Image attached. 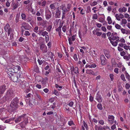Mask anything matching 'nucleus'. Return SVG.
<instances>
[{
    "mask_svg": "<svg viewBox=\"0 0 130 130\" xmlns=\"http://www.w3.org/2000/svg\"><path fill=\"white\" fill-rule=\"evenodd\" d=\"M98 73L99 72L98 71H96L95 72L93 71L92 75H93L96 76L98 75Z\"/></svg>",
    "mask_w": 130,
    "mask_h": 130,
    "instance_id": "58",
    "label": "nucleus"
},
{
    "mask_svg": "<svg viewBox=\"0 0 130 130\" xmlns=\"http://www.w3.org/2000/svg\"><path fill=\"white\" fill-rule=\"evenodd\" d=\"M21 25V28L22 29L24 28L25 30H28L29 29V25L28 24L25 22H23L22 24Z\"/></svg>",
    "mask_w": 130,
    "mask_h": 130,
    "instance_id": "8",
    "label": "nucleus"
},
{
    "mask_svg": "<svg viewBox=\"0 0 130 130\" xmlns=\"http://www.w3.org/2000/svg\"><path fill=\"white\" fill-rule=\"evenodd\" d=\"M71 7V4H68L67 5V9L70 11V9Z\"/></svg>",
    "mask_w": 130,
    "mask_h": 130,
    "instance_id": "50",
    "label": "nucleus"
},
{
    "mask_svg": "<svg viewBox=\"0 0 130 130\" xmlns=\"http://www.w3.org/2000/svg\"><path fill=\"white\" fill-rule=\"evenodd\" d=\"M74 124L73 122L72 121H69L68 122V125L70 126H71L72 125Z\"/></svg>",
    "mask_w": 130,
    "mask_h": 130,
    "instance_id": "56",
    "label": "nucleus"
},
{
    "mask_svg": "<svg viewBox=\"0 0 130 130\" xmlns=\"http://www.w3.org/2000/svg\"><path fill=\"white\" fill-rule=\"evenodd\" d=\"M4 112L3 110V109H0V117L3 116Z\"/></svg>",
    "mask_w": 130,
    "mask_h": 130,
    "instance_id": "49",
    "label": "nucleus"
},
{
    "mask_svg": "<svg viewBox=\"0 0 130 130\" xmlns=\"http://www.w3.org/2000/svg\"><path fill=\"white\" fill-rule=\"evenodd\" d=\"M61 26H59V27H58L56 29V31H58L59 33V34H60V32L61 31Z\"/></svg>",
    "mask_w": 130,
    "mask_h": 130,
    "instance_id": "26",
    "label": "nucleus"
},
{
    "mask_svg": "<svg viewBox=\"0 0 130 130\" xmlns=\"http://www.w3.org/2000/svg\"><path fill=\"white\" fill-rule=\"evenodd\" d=\"M93 71L91 70H87L86 71V73L88 74H92Z\"/></svg>",
    "mask_w": 130,
    "mask_h": 130,
    "instance_id": "29",
    "label": "nucleus"
},
{
    "mask_svg": "<svg viewBox=\"0 0 130 130\" xmlns=\"http://www.w3.org/2000/svg\"><path fill=\"white\" fill-rule=\"evenodd\" d=\"M127 23L126 20L125 19H123L120 22L121 24L123 26H125Z\"/></svg>",
    "mask_w": 130,
    "mask_h": 130,
    "instance_id": "18",
    "label": "nucleus"
},
{
    "mask_svg": "<svg viewBox=\"0 0 130 130\" xmlns=\"http://www.w3.org/2000/svg\"><path fill=\"white\" fill-rule=\"evenodd\" d=\"M108 39L109 40H111L113 41L116 40V41H118L120 38L116 32H113L112 33L111 36L109 37Z\"/></svg>",
    "mask_w": 130,
    "mask_h": 130,
    "instance_id": "2",
    "label": "nucleus"
},
{
    "mask_svg": "<svg viewBox=\"0 0 130 130\" xmlns=\"http://www.w3.org/2000/svg\"><path fill=\"white\" fill-rule=\"evenodd\" d=\"M66 14V13L62 12V20H63L65 18Z\"/></svg>",
    "mask_w": 130,
    "mask_h": 130,
    "instance_id": "48",
    "label": "nucleus"
},
{
    "mask_svg": "<svg viewBox=\"0 0 130 130\" xmlns=\"http://www.w3.org/2000/svg\"><path fill=\"white\" fill-rule=\"evenodd\" d=\"M109 77L112 81H113L114 79V75L112 74H110L109 75Z\"/></svg>",
    "mask_w": 130,
    "mask_h": 130,
    "instance_id": "43",
    "label": "nucleus"
},
{
    "mask_svg": "<svg viewBox=\"0 0 130 130\" xmlns=\"http://www.w3.org/2000/svg\"><path fill=\"white\" fill-rule=\"evenodd\" d=\"M97 107L98 109L100 110H102L103 109L102 105L101 103L98 104L97 105Z\"/></svg>",
    "mask_w": 130,
    "mask_h": 130,
    "instance_id": "32",
    "label": "nucleus"
},
{
    "mask_svg": "<svg viewBox=\"0 0 130 130\" xmlns=\"http://www.w3.org/2000/svg\"><path fill=\"white\" fill-rule=\"evenodd\" d=\"M114 117L112 115H109L108 117V121L109 123L111 124L113 123Z\"/></svg>",
    "mask_w": 130,
    "mask_h": 130,
    "instance_id": "10",
    "label": "nucleus"
},
{
    "mask_svg": "<svg viewBox=\"0 0 130 130\" xmlns=\"http://www.w3.org/2000/svg\"><path fill=\"white\" fill-rule=\"evenodd\" d=\"M68 41L69 42V43L70 45H71L72 44L73 42L71 38H68Z\"/></svg>",
    "mask_w": 130,
    "mask_h": 130,
    "instance_id": "57",
    "label": "nucleus"
},
{
    "mask_svg": "<svg viewBox=\"0 0 130 130\" xmlns=\"http://www.w3.org/2000/svg\"><path fill=\"white\" fill-rule=\"evenodd\" d=\"M50 7L52 9L55 10L56 9L54 4L51 5Z\"/></svg>",
    "mask_w": 130,
    "mask_h": 130,
    "instance_id": "45",
    "label": "nucleus"
},
{
    "mask_svg": "<svg viewBox=\"0 0 130 130\" xmlns=\"http://www.w3.org/2000/svg\"><path fill=\"white\" fill-rule=\"evenodd\" d=\"M104 21V20L103 18H101L99 19V21L102 23H103Z\"/></svg>",
    "mask_w": 130,
    "mask_h": 130,
    "instance_id": "63",
    "label": "nucleus"
},
{
    "mask_svg": "<svg viewBox=\"0 0 130 130\" xmlns=\"http://www.w3.org/2000/svg\"><path fill=\"white\" fill-rule=\"evenodd\" d=\"M83 125L84 127H85L86 130H88V128L87 124L84 121H83Z\"/></svg>",
    "mask_w": 130,
    "mask_h": 130,
    "instance_id": "41",
    "label": "nucleus"
},
{
    "mask_svg": "<svg viewBox=\"0 0 130 130\" xmlns=\"http://www.w3.org/2000/svg\"><path fill=\"white\" fill-rule=\"evenodd\" d=\"M24 33V35L25 36H29L30 34L29 32L28 31H25Z\"/></svg>",
    "mask_w": 130,
    "mask_h": 130,
    "instance_id": "42",
    "label": "nucleus"
},
{
    "mask_svg": "<svg viewBox=\"0 0 130 130\" xmlns=\"http://www.w3.org/2000/svg\"><path fill=\"white\" fill-rule=\"evenodd\" d=\"M14 118H11L10 119L6 120L5 121V123H12V121L14 120Z\"/></svg>",
    "mask_w": 130,
    "mask_h": 130,
    "instance_id": "19",
    "label": "nucleus"
},
{
    "mask_svg": "<svg viewBox=\"0 0 130 130\" xmlns=\"http://www.w3.org/2000/svg\"><path fill=\"white\" fill-rule=\"evenodd\" d=\"M19 4L18 2H17L16 3L14 4L13 6L12 10H14L16 8H17L18 6H19Z\"/></svg>",
    "mask_w": 130,
    "mask_h": 130,
    "instance_id": "23",
    "label": "nucleus"
},
{
    "mask_svg": "<svg viewBox=\"0 0 130 130\" xmlns=\"http://www.w3.org/2000/svg\"><path fill=\"white\" fill-rule=\"evenodd\" d=\"M51 17V14L49 11H48L47 13H46L45 14L46 18L47 20L49 19Z\"/></svg>",
    "mask_w": 130,
    "mask_h": 130,
    "instance_id": "14",
    "label": "nucleus"
},
{
    "mask_svg": "<svg viewBox=\"0 0 130 130\" xmlns=\"http://www.w3.org/2000/svg\"><path fill=\"white\" fill-rule=\"evenodd\" d=\"M114 72L117 74L119 73V69L118 68H116L114 70Z\"/></svg>",
    "mask_w": 130,
    "mask_h": 130,
    "instance_id": "53",
    "label": "nucleus"
},
{
    "mask_svg": "<svg viewBox=\"0 0 130 130\" xmlns=\"http://www.w3.org/2000/svg\"><path fill=\"white\" fill-rule=\"evenodd\" d=\"M115 17L117 20L119 21L120 20V19H122L124 17V16L121 13L116 14L115 15Z\"/></svg>",
    "mask_w": 130,
    "mask_h": 130,
    "instance_id": "9",
    "label": "nucleus"
},
{
    "mask_svg": "<svg viewBox=\"0 0 130 130\" xmlns=\"http://www.w3.org/2000/svg\"><path fill=\"white\" fill-rule=\"evenodd\" d=\"M110 40L111 43L113 46H116L117 45L118 43V41H113L111 40Z\"/></svg>",
    "mask_w": 130,
    "mask_h": 130,
    "instance_id": "22",
    "label": "nucleus"
},
{
    "mask_svg": "<svg viewBox=\"0 0 130 130\" xmlns=\"http://www.w3.org/2000/svg\"><path fill=\"white\" fill-rule=\"evenodd\" d=\"M96 67V65L95 64H93L91 65V64H87L85 66V67L86 68H95Z\"/></svg>",
    "mask_w": 130,
    "mask_h": 130,
    "instance_id": "13",
    "label": "nucleus"
},
{
    "mask_svg": "<svg viewBox=\"0 0 130 130\" xmlns=\"http://www.w3.org/2000/svg\"><path fill=\"white\" fill-rule=\"evenodd\" d=\"M129 46L125 45L123 47L124 48L125 50H127L129 48Z\"/></svg>",
    "mask_w": 130,
    "mask_h": 130,
    "instance_id": "52",
    "label": "nucleus"
},
{
    "mask_svg": "<svg viewBox=\"0 0 130 130\" xmlns=\"http://www.w3.org/2000/svg\"><path fill=\"white\" fill-rule=\"evenodd\" d=\"M43 23L44 24H50L49 25H48V26L46 28V30L50 32L52 28V23H51V24H49V22H47V21H43Z\"/></svg>",
    "mask_w": 130,
    "mask_h": 130,
    "instance_id": "6",
    "label": "nucleus"
},
{
    "mask_svg": "<svg viewBox=\"0 0 130 130\" xmlns=\"http://www.w3.org/2000/svg\"><path fill=\"white\" fill-rule=\"evenodd\" d=\"M121 30L122 33L123 34H127L128 32L125 29L122 28L121 29Z\"/></svg>",
    "mask_w": 130,
    "mask_h": 130,
    "instance_id": "28",
    "label": "nucleus"
},
{
    "mask_svg": "<svg viewBox=\"0 0 130 130\" xmlns=\"http://www.w3.org/2000/svg\"><path fill=\"white\" fill-rule=\"evenodd\" d=\"M45 41L46 43H47L49 40V37L48 35H46L45 37Z\"/></svg>",
    "mask_w": 130,
    "mask_h": 130,
    "instance_id": "47",
    "label": "nucleus"
},
{
    "mask_svg": "<svg viewBox=\"0 0 130 130\" xmlns=\"http://www.w3.org/2000/svg\"><path fill=\"white\" fill-rule=\"evenodd\" d=\"M42 36H43L44 37L45 36H46V35H48V33L46 31H43L42 33Z\"/></svg>",
    "mask_w": 130,
    "mask_h": 130,
    "instance_id": "37",
    "label": "nucleus"
},
{
    "mask_svg": "<svg viewBox=\"0 0 130 130\" xmlns=\"http://www.w3.org/2000/svg\"><path fill=\"white\" fill-rule=\"evenodd\" d=\"M107 20L108 21V23L109 24H111L112 23V21L110 17V16H108L107 17Z\"/></svg>",
    "mask_w": 130,
    "mask_h": 130,
    "instance_id": "27",
    "label": "nucleus"
},
{
    "mask_svg": "<svg viewBox=\"0 0 130 130\" xmlns=\"http://www.w3.org/2000/svg\"><path fill=\"white\" fill-rule=\"evenodd\" d=\"M13 68L15 73H17L18 71H20V70L21 68L20 66H18L13 67Z\"/></svg>",
    "mask_w": 130,
    "mask_h": 130,
    "instance_id": "17",
    "label": "nucleus"
},
{
    "mask_svg": "<svg viewBox=\"0 0 130 130\" xmlns=\"http://www.w3.org/2000/svg\"><path fill=\"white\" fill-rule=\"evenodd\" d=\"M61 12L58 10L56 11L55 15V17L56 18H59L60 17Z\"/></svg>",
    "mask_w": 130,
    "mask_h": 130,
    "instance_id": "21",
    "label": "nucleus"
},
{
    "mask_svg": "<svg viewBox=\"0 0 130 130\" xmlns=\"http://www.w3.org/2000/svg\"><path fill=\"white\" fill-rule=\"evenodd\" d=\"M46 3V2L44 1L41 3V6H42L44 7Z\"/></svg>",
    "mask_w": 130,
    "mask_h": 130,
    "instance_id": "64",
    "label": "nucleus"
},
{
    "mask_svg": "<svg viewBox=\"0 0 130 130\" xmlns=\"http://www.w3.org/2000/svg\"><path fill=\"white\" fill-rule=\"evenodd\" d=\"M34 70L36 72H39V68L37 66H35L34 67Z\"/></svg>",
    "mask_w": 130,
    "mask_h": 130,
    "instance_id": "39",
    "label": "nucleus"
},
{
    "mask_svg": "<svg viewBox=\"0 0 130 130\" xmlns=\"http://www.w3.org/2000/svg\"><path fill=\"white\" fill-rule=\"evenodd\" d=\"M104 52L105 56L107 58H109L110 57V55L109 51L105 50L104 51Z\"/></svg>",
    "mask_w": 130,
    "mask_h": 130,
    "instance_id": "15",
    "label": "nucleus"
},
{
    "mask_svg": "<svg viewBox=\"0 0 130 130\" xmlns=\"http://www.w3.org/2000/svg\"><path fill=\"white\" fill-rule=\"evenodd\" d=\"M100 59L101 61V64L102 65H105L106 63V59L103 55H101L100 56Z\"/></svg>",
    "mask_w": 130,
    "mask_h": 130,
    "instance_id": "7",
    "label": "nucleus"
},
{
    "mask_svg": "<svg viewBox=\"0 0 130 130\" xmlns=\"http://www.w3.org/2000/svg\"><path fill=\"white\" fill-rule=\"evenodd\" d=\"M125 74L126 78L128 79H129L130 78V76L126 71L125 72Z\"/></svg>",
    "mask_w": 130,
    "mask_h": 130,
    "instance_id": "36",
    "label": "nucleus"
},
{
    "mask_svg": "<svg viewBox=\"0 0 130 130\" xmlns=\"http://www.w3.org/2000/svg\"><path fill=\"white\" fill-rule=\"evenodd\" d=\"M38 27L36 26L34 28V31L35 32L37 33L38 31Z\"/></svg>",
    "mask_w": 130,
    "mask_h": 130,
    "instance_id": "46",
    "label": "nucleus"
},
{
    "mask_svg": "<svg viewBox=\"0 0 130 130\" xmlns=\"http://www.w3.org/2000/svg\"><path fill=\"white\" fill-rule=\"evenodd\" d=\"M74 71L76 74H77L78 73V68L77 67H75L74 70Z\"/></svg>",
    "mask_w": 130,
    "mask_h": 130,
    "instance_id": "38",
    "label": "nucleus"
},
{
    "mask_svg": "<svg viewBox=\"0 0 130 130\" xmlns=\"http://www.w3.org/2000/svg\"><path fill=\"white\" fill-rule=\"evenodd\" d=\"M118 42H120L121 43H125V40L123 38H121L120 39H119L118 40Z\"/></svg>",
    "mask_w": 130,
    "mask_h": 130,
    "instance_id": "31",
    "label": "nucleus"
},
{
    "mask_svg": "<svg viewBox=\"0 0 130 130\" xmlns=\"http://www.w3.org/2000/svg\"><path fill=\"white\" fill-rule=\"evenodd\" d=\"M125 45V44H124V43H120L118 44V45L120 47H123L124 45Z\"/></svg>",
    "mask_w": 130,
    "mask_h": 130,
    "instance_id": "51",
    "label": "nucleus"
},
{
    "mask_svg": "<svg viewBox=\"0 0 130 130\" xmlns=\"http://www.w3.org/2000/svg\"><path fill=\"white\" fill-rule=\"evenodd\" d=\"M115 27L117 29H120L121 28V26L117 24H115Z\"/></svg>",
    "mask_w": 130,
    "mask_h": 130,
    "instance_id": "34",
    "label": "nucleus"
},
{
    "mask_svg": "<svg viewBox=\"0 0 130 130\" xmlns=\"http://www.w3.org/2000/svg\"><path fill=\"white\" fill-rule=\"evenodd\" d=\"M40 49L43 53H46L47 51V47L44 44H42L39 46Z\"/></svg>",
    "mask_w": 130,
    "mask_h": 130,
    "instance_id": "4",
    "label": "nucleus"
},
{
    "mask_svg": "<svg viewBox=\"0 0 130 130\" xmlns=\"http://www.w3.org/2000/svg\"><path fill=\"white\" fill-rule=\"evenodd\" d=\"M92 19L93 20H96L98 19V15L95 13L93 15Z\"/></svg>",
    "mask_w": 130,
    "mask_h": 130,
    "instance_id": "30",
    "label": "nucleus"
},
{
    "mask_svg": "<svg viewBox=\"0 0 130 130\" xmlns=\"http://www.w3.org/2000/svg\"><path fill=\"white\" fill-rule=\"evenodd\" d=\"M8 70L10 72H11L13 73H15L14 71L13 67H12L8 69Z\"/></svg>",
    "mask_w": 130,
    "mask_h": 130,
    "instance_id": "33",
    "label": "nucleus"
},
{
    "mask_svg": "<svg viewBox=\"0 0 130 130\" xmlns=\"http://www.w3.org/2000/svg\"><path fill=\"white\" fill-rule=\"evenodd\" d=\"M126 52L127 51H122L120 53L121 55L122 56H124L126 55Z\"/></svg>",
    "mask_w": 130,
    "mask_h": 130,
    "instance_id": "40",
    "label": "nucleus"
},
{
    "mask_svg": "<svg viewBox=\"0 0 130 130\" xmlns=\"http://www.w3.org/2000/svg\"><path fill=\"white\" fill-rule=\"evenodd\" d=\"M73 58L75 61H77L78 60V58L77 57V56L76 54L74 55L73 56Z\"/></svg>",
    "mask_w": 130,
    "mask_h": 130,
    "instance_id": "55",
    "label": "nucleus"
},
{
    "mask_svg": "<svg viewBox=\"0 0 130 130\" xmlns=\"http://www.w3.org/2000/svg\"><path fill=\"white\" fill-rule=\"evenodd\" d=\"M96 100L99 103H101L102 101V98L101 95L98 94L96 95Z\"/></svg>",
    "mask_w": 130,
    "mask_h": 130,
    "instance_id": "11",
    "label": "nucleus"
},
{
    "mask_svg": "<svg viewBox=\"0 0 130 130\" xmlns=\"http://www.w3.org/2000/svg\"><path fill=\"white\" fill-rule=\"evenodd\" d=\"M80 13L82 15L85 14V11H83V9H82L80 10Z\"/></svg>",
    "mask_w": 130,
    "mask_h": 130,
    "instance_id": "61",
    "label": "nucleus"
},
{
    "mask_svg": "<svg viewBox=\"0 0 130 130\" xmlns=\"http://www.w3.org/2000/svg\"><path fill=\"white\" fill-rule=\"evenodd\" d=\"M99 123L101 125H103L104 124V122L103 120H100L99 121Z\"/></svg>",
    "mask_w": 130,
    "mask_h": 130,
    "instance_id": "59",
    "label": "nucleus"
},
{
    "mask_svg": "<svg viewBox=\"0 0 130 130\" xmlns=\"http://www.w3.org/2000/svg\"><path fill=\"white\" fill-rule=\"evenodd\" d=\"M21 17L22 19L23 20H25L26 19V15L24 13H22Z\"/></svg>",
    "mask_w": 130,
    "mask_h": 130,
    "instance_id": "35",
    "label": "nucleus"
},
{
    "mask_svg": "<svg viewBox=\"0 0 130 130\" xmlns=\"http://www.w3.org/2000/svg\"><path fill=\"white\" fill-rule=\"evenodd\" d=\"M11 28L8 24H7L4 27V29L6 32H7L8 30L10 29Z\"/></svg>",
    "mask_w": 130,
    "mask_h": 130,
    "instance_id": "24",
    "label": "nucleus"
},
{
    "mask_svg": "<svg viewBox=\"0 0 130 130\" xmlns=\"http://www.w3.org/2000/svg\"><path fill=\"white\" fill-rule=\"evenodd\" d=\"M36 96L37 97V99L39 101H42V99L41 98L40 95L39 94L36 93Z\"/></svg>",
    "mask_w": 130,
    "mask_h": 130,
    "instance_id": "25",
    "label": "nucleus"
},
{
    "mask_svg": "<svg viewBox=\"0 0 130 130\" xmlns=\"http://www.w3.org/2000/svg\"><path fill=\"white\" fill-rule=\"evenodd\" d=\"M97 4V3L96 2H94L92 4H91V5L92 6H93L96 5Z\"/></svg>",
    "mask_w": 130,
    "mask_h": 130,
    "instance_id": "54",
    "label": "nucleus"
},
{
    "mask_svg": "<svg viewBox=\"0 0 130 130\" xmlns=\"http://www.w3.org/2000/svg\"><path fill=\"white\" fill-rule=\"evenodd\" d=\"M26 115L25 114H24L21 116L19 117L18 118H17L15 121V122L16 123H18L21 121H23L24 120L25 116Z\"/></svg>",
    "mask_w": 130,
    "mask_h": 130,
    "instance_id": "5",
    "label": "nucleus"
},
{
    "mask_svg": "<svg viewBox=\"0 0 130 130\" xmlns=\"http://www.w3.org/2000/svg\"><path fill=\"white\" fill-rule=\"evenodd\" d=\"M96 25L98 27L100 28L102 26V25L101 23H96Z\"/></svg>",
    "mask_w": 130,
    "mask_h": 130,
    "instance_id": "62",
    "label": "nucleus"
},
{
    "mask_svg": "<svg viewBox=\"0 0 130 130\" xmlns=\"http://www.w3.org/2000/svg\"><path fill=\"white\" fill-rule=\"evenodd\" d=\"M54 93L55 94V95H56L57 96H58L59 95V94L58 92V91L56 90H54Z\"/></svg>",
    "mask_w": 130,
    "mask_h": 130,
    "instance_id": "60",
    "label": "nucleus"
},
{
    "mask_svg": "<svg viewBox=\"0 0 130 130\" xmlns=\"http://www.w3.org/2000/svg\"><path fill=\"white\" fill-rule=\"evenodd\" d=\"M13 96V91L12 90H10L7 91L5 96V98L6 100H10Z\"/></svg>",
    "mask_w": 130,
    "mask_h": 130,
    "instance_id": "3",
    "label": "nucleus"
},
{
    "mask_svg": "<svg viewBox=\"0 0 130 130\" xmlns=\"http://www.w3.org/2000/svg\"><path fill=\"white\" fill-rule=\"evenodd\" d=\"M60 9L62 10V12L66 13L67 12L69 11V10H67L66 8L65 4L61 5L60 6Z\"/></svg>",
    "mask_w": 130,
    "mask_h": 130,
    "instance_id": "12",
    "label": "nucleus"
},
{
    "mask_svg": "<svg viewBox=\"0 0 130 130\" xmlns=\"http://www.w3.org/2000/svg\"><path fill=\"white\" fill-rule=\"evenodd\" d=\"M12 80L13 82H17L18 81V77L16 75H12L10 77Z\"/></svg>",
    "mask_w": 130,
    "mask_h": 130,
    "instance_id": "16",
    "label": "nucleus"
},
{
    "mask_svg": "<svg viewBox=\"0 0 130 130\" xmlns=\"http://www.w3.org/2000/svg\"><path fill=\"white\" fill-rule=\"evenodd\" d=\"M127 8L125 7H123L122 8H120L118 10L121 13L125 12Z\"/></svg>",
    "mask_w": 130,
    "mask_h": 130,
    "instance_id": "20",
    "label": "nucleus"
},
{
    "mask_svg": "<svg viewBox=\"0 0 130 130\" xmlns=\"http://www.w3.org/2000/svg\"><path fill=\"white\" fill-rule=\"evenodd\" d=\"M19 99L16 98L13 99L10 105V106L13 110L16 109L18 107V103Z\"/></svg>",
    "mask_w": 130,
    "mask_h": 130,
    "instance_id": "1",
    "label": "nucleus"
},
{
    "mask_svg": "<svg viewBox=\"0 0 130 130\" xmlns=\"http://www.w3.org/2000/svg\"><path fill=\"white\" fill-rule=\"evenodd\" d=\"M120 77L121 79L124 81H125L126 80L125 79V77L124 75L122 74H121L120 76Z\"/></svg>",
    "mask_w": 130,
    "mask_h": 130,
    "instance_id": "44",
    "label": "nucleus"
}]
</instances>
